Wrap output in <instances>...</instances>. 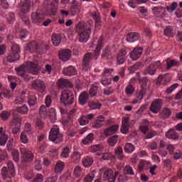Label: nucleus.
<instances>
[{
	"mask_svg": "<svg viewBox=\"0 0 182 182\" xmlns=\"http://www.w3.org/2000/svg\"><path fill=\"white\" fill-rule=\"evenodd\" d=\"M59 58L63 62L68 61L71 58L70 50H62L59 53Z\"/></svg>",
	"mask_w": 182,
	"mask_h": 182,
	"instance_id": "obj_17",
	"label": "nucleus"
},
{
	"mask_svg": "<svg viewBox=\"0 0 182 182\" xmlns=\"http://www.w3.org/2000/svg\"><path fill=\"white\" fill-rule=\"evenodd\" d=\"M102 106V104L100 103L98 101H91L88 103V107L92 110L100 109Z\"/></svg>",
	"mask_w": 182,
	"mask_h": 182,
	"instance_id": "obj_37",
	"label": "nucleus"
},
{
	"mask_svg": "<svg viewBox=\"0 0 182 182\" xmlns=\"http://www.w3.org/2000/svg\"><path fill=\"white\" fill-rule=\"evenodd\" d=\"M118 139H119V136L117 135L109 137L108 139L109 146H115Z\"/></svg>",
	"mask_w": 182,
	"mask_h": 182,
	"instance_id": "obj_49",
	"label": "nucleus"
},
{
	"mask_svg": "<svg viewBox=\"0 0 182 182\" xmlns=\"http://www.w3.org/2000/svg\"><path fill=\"white\" fill-rule=\"evenodd\" d=\"M94 58V55L91 53H87L84 55L82 59V66L85 68V69L88 68L90 66V62Z\"/></svg>",
	"mask_w": 182,
	"mask_h": 182,
	"instance_id": "obj_14",
	"label": "nucleus"
},
{
	"mask_svg": "<svg viewBox=\"0 0 182 182\" xmlns=\"http://www.w3.org/2000/svg\"><path fill=\"white\" fill-rule=\"evenodd\" d=\"M155 136H158V132L155 131H151L144 134V138L146 139H149L154 138Z\"/></svg>",
	"mask_w": 182,
	"mask_h": 182,
	"instance_id": "obj_62",
	"label": "nucleus"
},
{
	"mask_svg": "<svg viewBox=\"0 0 182 182\" xmlns=\"http://www.w3.org/2000/svg\"><path fill=\"white\" fill-rule=\"evenodd\" d=\"M33 89H34L36 92H39L43 93L46 91V84L41 80H36L33 84L31 85Z\"/></svg>",
	"mask_w": 182,
	"mask_h": 182,
	"instance_id": "obj_10",
	"label": "nucleus"
},
{
	"mask_svg": "<svg viewBox=\"0 0 182 182\" xmlns=\"http://www.w3.org/2000/svg\"><path fill=\"white\" fill-rule=\"evenodd\" d=\"M166 69L167 70H170L173 67H179L181 65V62L176 60H173L168 58L166 60Z\"/></svg>",
	"mask_w": 182,
	"mask_h": 182,
	"instance_id": "obj_15",
	"label": "nucleus"
},
{
	"mask_svg": "<svg viewBox=\"0 0 182 182\" xmlns=\"http://www.w3.org/2000/svg\"><path fill=\"white\" fill-rule=\"evenodd\" d=\"M161 65L160 61H156L154 63L151 64L148 68L142 72L144 75H150L154 76L156 74L157 69Z\"/></svg>",
	"mask_w": 182,
	"mask_h": 182,
	"instance_id": "obj_6",
	"label": "nucleus"
},
{
	"mask_svg": "<svg viewBox=\"0 0 182 182\" xmlns=\"http://www.w3.org/2000/svg\"><path fill=\"white\" fill-rule=\"evenodd\" d=\"M124 174L129 176H134V172L133 171V168L130 166H126L124 168Z\"/></svg>",
	"mask_w": 182,
	"mask_h": 182,
	"instance_id": "obj_57",
	"label": "nucleus"
},
{
	"mask_svg": "<svg viewBox=\"0 0 182 182\" xmlns=\"http://www.w3.org/2000/svg\"><path fill=\"white\" fill-rule=\"evenodd\" d=\"M11 53L19 55L21 53V48L17 44H14L11 47Z\"/></svg>",
	"mask_w": 182,
	"mask_h": 182,
	"instance_id": "obj_59",
	"label": "nucleus"
},
{
	"mask_svg": "<svg viewBox=\"0 0 182 182\" xmlns=\"http://www.w3.org/2000/svg\"><path fill=\"white\" fill-rule=\"evenodd\" d=\"M90 16L95 21L96 26H101V17H100V14L97 12L92 13L90 14Z\"/></svg>",
	"mask_w": 182,
	"mask_h": 182,
	"instance_id": "obj_40",
	"label": "nucleus"
},
{
	"mask_svg": "<svg viewBox=\"0 0 182 182\" xmlns=\"http://www.w3.org/2000/svg\"><path fill=\"white\" fill-rule=\"evenodd\" d=\"M49 119H51L52 122H55L56 120V113L55 109L54 108H50L48 111Z\"/></svg>",
	"mask_w": 182,
	"mask_h": 182,
	"instance_id": "obj_50",
	"label": "nucleus"
},
{
	"mask_svg": "<svg viewBox=\"0 0 182 182\" xmlns=\"http://www.w3.org/2000/svg\"><path fill=\"white\" fill-rule=\"evenodd\" d=\"M148 150H157L158 144L156 141H152L147 145Z\"/></svg>",
	"mask_w": 182,
	"mask_h": 182,
	"instance_id": "obj_63",
	"label": "nucleus"
},
{
	"mask_svg": "<svg viewBox=\"0 0 182 182\" xmlns=\"http://www.w3.org/2000/svg\"><path fill=\"white\" fill-rule=\"evenodd\" d=\"M21 122H22V118L21 117L14 118L11 122L12 127H13L12 133L14 134H17V133L20 132Z\"/></svg>",
	"mask_w": 182,
	"mask_h": 182,
	"instance_id": "obj_11",
	"label": "nucleus"
},
{
	"mask_svg": "<svg viewBox=\"0 0 182 182\" xmlns=\"http://www.w3.org/2000/svg\"><path fill=\"white\" fill-rule=\"evenodd\" d=\"M37 49H38V43L35 41L29 43V44L27 45V47L26 48L27 51H30L31 53L34 52Z\"/></svg>",
	"mask_w": 182,
	"mask_h": 182,
	"instance_id": "obj_38",
	"label": "nucleus"
},
{
	"mask_svg": "<svg viewBox=\"0 0 182 182\" xmlns=\"http://www.w3.org/2000/svg\"><path fill=\"white\" fill-rule=\"evenodd\" d=\"M57 85L60 89H63L64 87H69V88L73 87V85H72L71 82L67 79H63V78H61L59 80V81H58Z\"/></svg>",
	"mask_w": 182,
	"mask_h": 182,
	"instance_id": "obj_21",
	"label": "nucleus"
},
{
	"mask_svg": "<svg viewBox=\"0 0 182 182\" xmlns=\"http://www.w3.org/2000/svg\"><path fill=\"white\" fill-rule=\"evenodd\" d=\"M117 131H119V125H112L105 130V136H109L114 135Z\"/></svg>",
	"mask_w": 182,
	"mask_h": 182,
	"instance_id": "obj_25",
	"label": "nucleus"
},
{
	"mask_svg": "<svg viewBox=\"0 0 182 182\" xmlns=\"http://www.w3.org/2000/svg\"><path fill=\"white\" fill-rule=\"evenodd\" d=\"M90 151L92 153H95L98 154V156L101 155V153L103 151V147L100 144H97V145H92L90 147Z\"/></svg>",
	"mask_w": 182,
	"mask_h": 182,
	"instance_id": "obj_34",
	"label": "nucleus"
},
{
	"mask_svg": "<svg viewBox=\"0 0 182 182\" xmlns=\"http://www.w3.org/2000/svg\"><path fill=\"white\" fill-rule=\"evenodd\" d=\"M95 171H92L90 173L87 174L84 178V182H92L95 178Z\"/></svg>",
	"mask_w": 182,
	"mask_h": 182,
	"instance_id": "obj_55",
	"label": "nucleus"
},
{
	"mask_svg": "<svg viewBox=\"0 0 182 182\" xmlns=\"http://www.w3.org/2000/svg\"><path fill=\"white\" fill-rule=\"evenodd\" d=\"M142 54L141 48H134L132 52L130 53V58L134 61H136L137 59L140 58Z\"/></svg>",
	"mask_w": 182,
	"mask_h": 182,
	"instance_id": "obj_24",
	"label": "nucleus"
},
{
	"mask_svg": "<svg viewBox=\"0 0 182 182\" xmlns=\"http://www.w3.org/2000/svg\"><path fill=\"white\" fill-rule=\"evenodd\" d=\"M20 59V55L17 53H9L7 56L3 59V64L8 65L9 63H14Z\"/></svg>",
	"mask_w": 182,
	"mask_h": 182,
	"instance_id": "obj_7",
	"label": "nucleus"
},
{
	"mask_svg": "<svg viewBox=\"0 0 182 182\" xmlns=\"http://www.w3.org/2000/svg\"><path fill=\"white\" fill-rule=\"evenodd\" d=\"M52 104V98L51 95H48L45 97V105H46L47 107H50Z\"/></svg>",
	"mask_w": 182,
	"mask_h": 182,
	"instance_id": "obj_64",
	"label": "nucleus"
},
{
	"mask_svg": "<svg viewBox=\"0 0 182 182\" xmlns=\"http://www.w3.org/2000/svg\"><path fill=\"white\" fill-rule=\"evenodd\" d=\"M103 171V178L105 181H109L110 179L113 180L116 178L117 176H119V172H115V173L114 174V171H112V169H107V168H103L102 169Z\"/></svg>",
	"mask_w": 182,
	"mask_h": 182,
	"instance_id": "obj_9",
	"label": "nucleus"
},
{
	"mask_svg": "<svg viewBox=\"0 0 182 182\" xmlns=\"http://www.w3.org/2000/svg\"><path fill=\"white\" fill-rule=\"evenodd\" d=\"M31 7L30 0H23L21 2V12L23 14H26L29 12Z\"/></svg>",
	"mask_w": 182,
	"mask_h": 182,
	"instance_id": "obj_18",
	"label": "nucleus"
},
{
	"mask_svg": "<svg viewBox=\"0 0 182 182\" xmlns=\"http://www.w3.org/2000/svg\"><path fill=\"white\" fill-rule=\"evenodd\" d=\"M171 115V110L170 108H164L159 113V117L161 119H166Z\"/></svg>",
	"mask_w": 182,
	"mask_h": 182,
	"instance_id": "obj_27",
	"label": "nucleus"
},
{
	"mask_svg": "<svg viewBox=\"0 0 182 182\" xmlns=\"http://www.w3.org/2000/svg\"><path fill=\"white\" fill-rule=\"evenodd\" d=\"M92 26L87 23L80 22L75 27V32L79 34L78 41L80 43H85L88 42L91 34Z\"/></svg>",
	"mask_w": 182,
	"mask_h": 182,
	"instance_id": "obj_2",
	"label": "nucleus"
},
{
	"mask_svg": "<svg viewBox=\"0 0 182 182\" xmlns=\"http://www.w3.org/2000/svg\"><path fill=\"white\" fill-rule=\"evenodd\" d=\"M163 101L160 99L155 100L152 102L150 107V110L153 114H158L161 109Z\"/></svg>",
	"mask_w": 182,
	"mask_h": 182,
	"instance_id": "obj_8",
	"label": "nucleus"
},
{
	"mask_svg": "<svg viewBox=\"0 0 182 182\" xmlns=\"http://www.w3.org/2000/svg\"><path fill=\"white\" fill-rule=\"evenodd\" d=\"M71 150L68 147H65L62 149L60 157L63 159H67L69 157V154H70Z\"/></svg>",
	"mask_w": 182,
	"mask_h": 182,
	"instance_id": "obj_44",
	"label": "nucleus"
},
{
	"mask_svg": "<svg viewBox=\"0 0 182 182\" xmlns=\"http://www.w3.org/2000/svg\"><path fill=\"white\" fill-rule=\"evenodd\" d=\"M64 168H65L64 162L59 161L56 163V165L55 166V172L57 173H60L63 171Z\"/></svg>",
	"mask_w": 182,
	"mask_h": 182,
	"instance_id": "obj_41",
	"label": "nucleus"
},
{
	"mask_svg": "<svg viewBox=\"0 0 182 182\" xmlns=\"http://www.w3.org/2000/svg\"><path fill=\"white\" fill-rule=\"evenodd\" d=\"M167 77H168V75H159L157 77L156 84H158L159 85H166V82H167Z\"/></svg>",
	"mask_w": 182,
	"mask_h": 182,
	"instance_id": "obj_43",
	"label": "nucleus"
},
{
	"mask_svg": "<svg viewBox=\"0 0 182 182\" xmlns=\"http://www.w3.org/2000/svg\"><path fill=\"white\" fill-rule=\"evenodd\" d=\"M60 101L65 106L72 105L75 102V95L70 90H64L61 92Z\"/></svg>",
	"mask_w": 182,
	"mask_h": 182,
	"instance_id": "obj_3",
	"label": "nucleus"
},
{
	"mask_svg": "<svg viewBox=\"0 0 182 182\" xmlns=\"http://www.w3.org/2000/svg\"><path fill=\"white\" fill-rule=\"evenodd\" d=\"M95 117L93 114H88L87 115H82L79 118V124L81 126L87 125L90 120H92Z\"/></svg>",
	"mask_w": 182,
	"mask_h": 182,
	"instance_id": "obj_13",
	"label": "nucleus"
},
{
	"mask_svg": "<svg viewBox=\"0 0 182 182\" xmlns=\"http://www.w3.org/2000/svg\"><path fill=\"white\" fill-rule=\"evenodd\" d=\"M43 20H45V16L37 12L31 14V21L33 23H41Z\"/></svg>",
	"mask_w": 182,
	"mask_h": 182,
	"instance_id": "obj_16",
	"label": "nucleus"
},
{
	"mask_svg": "<svg viewBox=\"0 0 182 182\" xmlns=\"http://www.w3.org/2000/svg\"><path fill=\"white\" fill-rule=\"evenodd\" d=\"M164 10V7L160 6H155L154 8H153V13H154V14L156 16H159L161 12H163Z\"/></svg>",
	"mask_w": 182,
	"mask_h": 182,
	"instance_id": "obj_61",
	"label": "nucleus"
},
{
	"mask_svg": "<svg viewBox=\"0 0 182 182\" xmlns=\"http://www.w3.org/2000/svg\"><path fill=\"white\" fill-rule=\"evenodd\" d=\"M28 133H26V132H22L21 133L20 136V140L21 143L26 144L29 142V138L28 137Z\"/></svg>",
	"mask_w": 182,
	"mask_h": 182,
	"instance_id": "obj_46",
	"label": "nucleus"
},
{
	"mask_svg": "<svg viewBox=\"0 0 182 182\" xmlns=\"http://www.w3.org/2000/svg\"><path fill=\"white\" fill-rule=\"evenodd\" d=\"M40 68L38 64H35L31 61H28L26 64H23L20 67L16 68V74L24 79L25 81H28L31 78L29 74L37 75L39 74Z\"/></svg>",
	"mask_w": 182,
	"mask_h": 182,
	"instance_id": "obj_1",
	"label": "nucleus"
},
{
	"mask_svg": "<svg viewBox=\"0 0 182 182\" xmlns=\"http://www.w3.org/2000/svg\"><path fill=\"white\" fill-rule=\"evenodd\" d=\"M21 154L22 155L23 163H30L33 160L34 156L31 151L26 147H21Z\"/></svg>",
	"mask_w": 182,
	"mask_h": 182,
	"instance_id": "obj_5",
	"label": "nucleus"
},
{
	"mask_svg": "<svg viewBox=\"0 0 182 182\" xmlns=\"http://www.w3.org/2000/svg\"><path fill=\"white\" fill-rule=\"evenodd\" d=\"M11 154H12V157L14 162L18 163L20 160L19 151L17 150H14L12 151Z\"/></svg>",
	"mask_w": 182,
	"mask_h": 182,
	"instance_id": "obj_54",
	"label": "nucleus"
},
{
	"mask_svg": "<svg viewBox=\"0 0 182 182\" xmlns=\"http://www.w3.org/2000/svg\"><path fill=\"white\" fill-rule=\"evenodd\" d=\"M134 92V88L132 85H129L128 86H126L125 88V94L127 96H132Z\"/></svg>",
	"mask_w": 182,
	"mask_h": 182,
	"instance_id": "obj_51",
	"label": "nucleus"
},
{
	"mask_svg": "<svg viewBox=\"0 0 182 182\" xmlns=\"http://www.w3.org/2000/svg\"><path fill=\"white\" fill-rule=\"evenodd\" d=\"M82 168L80 166H76L74 168V175L75 177L79 178L81 176Z\"/></svg>",
	"mask_w": 182,
	"mask_h": 182,
	"instance_id": "obj_60",
	"label": "nucleus"
},
{
	"mask_svg": "<svg viewBox=\"0 0 182 182\" xmlns=\"http://www.w3.org/2000/svg\"><path fill=\"white\" fill-rule=\"evenodd\" d=\"M1 177H3V178H4V182H12L11 178L14 176H8L6 166H4V167H3V168H1Z\"/></svg>",
	"mask_w": 182,
	"mask_h": 182,
	"instance_id": "obj_31",
	"label": "nucleus"
},
{
	"mask_svg": "<svg viewBox=\"0 0 182 182\" xmlns=\"http://www.w3.org/2000/svg\"><path fill=\"white\" fill-rule=\"evenodd\" d=\"M70 9L73 12L77 13L80 12V5L77 1L74 0L71 4Z\"/></svg>",
	"mask_w": 182,
	"mask_h": 182,
	"instance_id": "obj_48",
	"label": "nucleus"
},
{
	"mask_svg": "<svg viewBox=\"0 0 182 182\" xmlns=\"http://www.w3.org/2000/svg\"><path fill=\"white\" fill-rule=\"evenodd\" d=\"M167 139L176 140L179 138L178 134L176 132L175 129H169L165 134Z\"/></svg>",
	"mask_w": 182,
	"mask_h": 182,
	"instance_id": "obj_33",
	"label": "nucleus"
},
{
	"mask_svg": "<svg viewBox=\"0 0 182 182\" xmlns=\"http://www.w3.org/2000/svg\"><path fill=\"white\" fill-rule=\"evenodd\" d=\"M94 160L92 157L86 156L82 159V164L84 168H90L93 164Z\"/></svg>",
	"mask_w": 182,
	"mask_h": 182,
	"instance_id": "obj_30",
	"label": "nucleus"
},
{
	"mask_svg": "<svg viewBox=\"0 0 182 182\" xmlns=\"http://www.w3.org/2000/svg\"><path fill=\"white\" fill-rule=\"evenodd\" d=\"M93 140H94V134L90 133L82 140V143L84 145H88L92 143Z\"/></svg>",
	"mask_w": 182,
	"mask_h": 182,
	"instance_id": "obj_39",
	"label": "nucleus"
},
{
	"mask_svg": "<svg viewBox=\"0 0 182 182\" xmlns=\"http://www.w3.org/2000/svg\"><path fill=\"white\" fill-rule=\"evenodd\" d=\"M37 103V97L36 95H35V94H31L29 95L28 97V105L31 107H33L34 105H36Z\"/></svg>",
	"mask_w": 182,
	"mask_h": 182,
	"instance_id": "obj_45",
	"label": "nucleus"
},
{
	"mask_svg": "<svg viewBox=\"0 0 182 182\" xmlns=\"http://www.w3.org/2000/svg\"><path fill=\"white\" fill-rule=\"evenodd\" d=\"M104 123H105V117L102 115H99L94 122H92V129H101Z\"/></svg>",
	"mask_w": 182,
	"mask_h": 182,
	"instance_id": "obj_12",
	"label": "nucleus"
},
{
	"mask_svg": "<svg viewBox=\"0 0 182 182\" xmlns=\"http://www.w3.org/2000/svg\"><path fill=\"white\" fill-rule=\"evenodd\" d=\"M28 111H29V108L28 105H26L16 108V112L18 114H26L28 113Z\"/></svg>",
	"mask_w": 182,
	"mask_h": 182,
	"instance_id": "obj_42",
	"label": "nucleus"
},
{
	"mask_svg": "<svg viewBox=\"0 0 182 182\" xmlns=\"http://www.w3.org/2000/svg\"><path fill=\"white\" fill-rule=\"evenodd\" d=\"M89 99V94L86 91H83L82 93H80L78 97L79 104L82 106L87 103Z\"/></svg>",
	"mask_w": 182,
	"mask_h": 182,
	"instance_id": "obj_19",
	"label": "nucleus"
},
{
	"mask_svg": "<svg viewBox=\"0 0 182 182\" xmlns=\"http://www.w3.org/2000/svg\"><path fill=\"white\" fill-rule=\"evenodd\" d=\"M178 6V3L173 2V3H171L169 6L166 7V9H167L168 12L173 13L176 11V9H177Z\"/></svg>",
	"mask_w": 182,
	"mask_h": 182,
	"instance_id": "obj_52",
	"label": "nucleus"
},
{
	"mask_svg": "<svg viewBox=\"0 0 182 182\" xmlns=\"http://www.w3.org/2000/svg\"><path fill=\"white\" fill-rule=\"evenodd\" d=\"M0 117L4 121H7L11 117V112L8 111H3V112L1 113Z\"/></svg>",
	"mask_w": 182,
	"mask_h": 182,
	"instance_id": "obj_56",
	"label": "nucleus"
},
{
	"mask_svg": "<svg viewBox=\"0 0 182 182\" xmlns=\"http://www.w3.org/2000/svg\"><path fill=\"white\" fill-rule=\"evenodd\" d=\"M164 33L165 36L168 38H174L175 32L174 30L171 28V26L166 27L164 30Z\"/></svg>",
	"mask_w": 182,
	"mask_h": 182,
	"instance_id": "obj_36",
	"label": "nucleus"
},
{
	"mask_svg": "<svg viewBox=\"0 0 182 182\" xmlns=\"http://www.w3.org/2000/svg\"><path fill=\"white\" fill-rule=\"evenodd\" d=\"M51 41L53 46H58L62 42V36L60 34H53Z\"/></svg>",
	"mask_w": 182,
	"mask_h": 182,
	"instance_id": "obj_32",
	"label": "nucleus"
},
{
	"mask_svg": "<svg viewBox=\"0 0 182 182\" xmlns=\"http://www.w3.org/2000/svg\"><path fill=\"white\" fill-rule=\"evenodd\" d=\"M135 147L132 144L128 143L125 144L124 151L127 154H132L134 152Z\"/></svg>",
	"mask_w": 182,
	"mask_h": 182,
	"instance_id": "obj_47",
	"label": "nucleus"
},
{
	"mask_svg": "<svg viewBox=\"0 0 182 182\" xmlns=\"http://www.w3.org/2000/svg\"><path fill=\"white\" fill-rule=\"evenodd\" d=\"M100 90V84L98 82H95V83L92 84L90 86V91L88 92L90 93V96L91 97H94L97 96Z\"/></svg>",
	"mask_w": 182,
	"mask_h": 182,
	"instance_id": "obj_20",
	"label": "nucleus"
},
{
	"mask_svg": "<svg viewBox=\"0 0 182 182\" xmlns=\"http://www.w3.org/2000/svg\"><path fill=\"white\" fill-rule=\"evenodd\" d=\"M127 54V53L125 50H120L119 53H118L117 57V61L118 64L121 65L125 63Z\"/></svg>",
	"mask_w": 182,
	"mask_h": 182,
	"instance_id": "obj_26",
	"label": "nucleus"
},
{
	"mask_svg": "<svg viewBox=\"0 0 182 182\" xmlns=\"http://www.w3.org/2000/svg\"><path fill=\"white\" fill-rule=\"evenodd\" d=\"M63 74H64L65 76L71 77L77 74V70L75 67L70 65L68 68L63 69Z\"/></svg>",
	"mask_w": 182,
	"mask_h": 182,
	"instance_id": "obj_23",
	"label": "nucleus"
},
{
	"mask_svg": "<svg viewBox=\"0 0 182 182\" xmlns=\"http://www.w3.org/2000/svg\"><path fill=\"white\" fill-rule=\"evenodd\" d=\"M122 154H123V149L120 146H118L115 150V154L117 156H119V159L120 161H122L124 159V156L122 155Z\"/></svg>",
	"mask_w": 182,
	"mask_h": 182,
	"instance_id": "obj_58",
	"label": "nucleus"
},
{
	"mask_svg": "<svg viewBox=\"0 0 182 182\" xmlns=\"http://www.w3.org/2000/svg\"><path fill=\"white\" fill-rule=\"evenodd\" d=\"M81 159V154L79 151H74L70 155V161L73 164H78Z\"/></svg>",
	"mask_w": 182,
	"mask_h": 182,
	"instance_id": "obj_29",
	"label": "nucleus"
},
{
	"mask_svg": "<svg viewBox=\"0 0 182 182\" xmlns=\"http://www.w3.org/2000/svg\"><path fill=\"white\" fill-rule=\"evenodd\" d=\"M139 39V34L136 32H131L127 35L126 41L129 43L136 42Z\"/></svg>",
	"mask_w": 182,
	"mask_h": 182,
	"instance_id": "obj_28",
	"label": "nucleus"
},
{
	"mask_svg": "<svg viewBox=\"0 0 182 182\" xmlns=\"http://www.w3.org/2000/svg\"><path fill=\"white\" fill-rule=\"evenodd\" d=\"M48 139L55 144H59L63 141V136L60 133L58 126L54 125L52 127L50 132L49 133Z\"/></svg>",
	"mask_w": 182,
	"mask_h": 182,
	"instance_id": "obj_4",
	"label": "nucleus"
},
{
	"mask_svg": "<svg viewBox=\"0 0 182 182\" xmlns=\"http://www.w3.org/2000/svg\"><path fill=\"white\" fill-rule=\"evenodd\" d=\"M9 136L3 127H0V146H6Z\"/></svg>",
	"mask_w": 182,
	"mask_h": 182,
	"instance_id": "obj_22",
	"label": "nucleus"
},
{
	"mask_svg": "<svg viewBox=\"0 0 182 182\" xmlns=\"http://www.w3.org/2000/svg\"><path fill=\"white\" fill-rule=\"evenodd\" d=\"M102 47V40L99 39L98 41V46L96 47L95 50V56L98 57L100 56V53L101 51V48Z\"/></svg>",
	"mask_w": 182,
	"mask_h": 182,
	"instance_id": "obj_53",
	"label": "nucleus"
},
{
	"mask_svg": "<svg viewBox=\"0 0 182 182\" xmlns=\"http://www.w3.org/2000/svg\"><path fill=\"white\" fill-rule=\"evenodd\" d=\"M8 168L9 171L7 170V168H6V172L8 173V176H14L16 174L15 172V166L13 164V162L9 161L8 162Z\"/></svg>",
	"mask_w": 182,
	"mask_h": 182,
	"instance_id": "obj_35",
	"label": "nucleus"
}]
</instances>
